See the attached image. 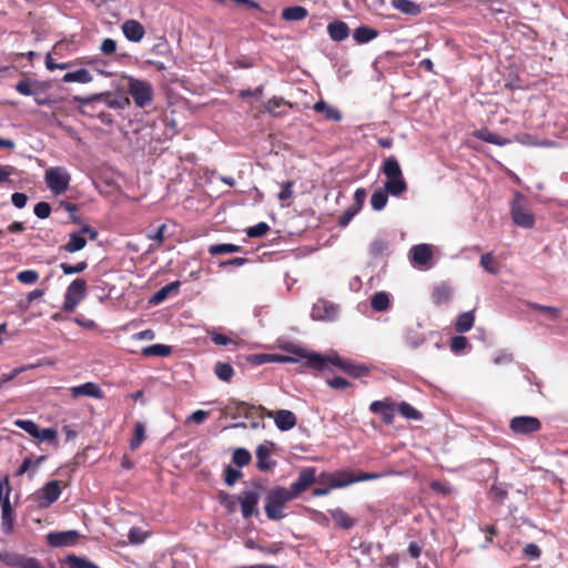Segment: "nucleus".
I'll list each match as a JSON object with an SVG mask.
<instances>
[{
	"instance_id": "nucleus-2",
	"label": "nucleus",
	"mask_w": 568,
	"mask_h": 568,
	"mask_svg": "<svg viewBox=\"0 0 568 568\" xmlns=\"http://www.w3.org/2000/svg\"><path fill=\"white\" fill-rule=\"evenodd\" d=\"M294 499L288 489L282 486L272 488L265 496L264 510L270 520H281L285 515V505Z\"/></svg>"
},
{
	"instance_id": "nucleus-50",
	"label": "nucleus",
	"mask_w": 568,
	"mask_h": 568,
	"mask_svg": "<svg viewBox=\"0 0 568 568\" xmlns=\"http://www.w3.org/2000/svg\"><path fill=\"white\" fill-rule=\"evenodd\" d=\"M479 138L487 143L495 144L498 146H504V145H507L510 143L509 139L503 138V136H500L496 133L489 132V131L481 132Z\"/></svg>"
},
{
	"instance_id": "nucleus-30",
	"label": "nucleus",
	"mask_w": 568,
	"mask_h": 568,
	"mask_svg": "<svg viewBox=\"0 0 568 568\" xmlns=\"http://www.w3.org/2000/svg\"><path fill=\"white\" fill-rule=\"evenodd\" d=\"M392 6L406 14L417 16L420 13V6L412 0H392Z\"/></svg>"
},
{
	"instance_id": "nucleus-59",
	"label": "nucleus",
	"mask_w": 568,
	"mask_h": 568,
	"mask_svg": "<svg viewBox=\"0 0 568 568\" xmlns=\"http://www.w3.org/2000/svg\"><path fill=\"white\" fill-rule=\"evenodd\" d=\"M270 231V226L266 222H260L246 230L248 237H262Z\"/></svg>"
},
{
	"instance_id": "nucleus-19",
	"label": "nucleus",
	"mask_w": 568,
	"mask_h": 568,
	"mask_svg": "<svg viewBox=\"0 0 568 568\" xmlns=\"http://www.w3.org/2000/svg\"><path fill=\"white\" fill-rule=\"evenodd\" d=\"M71 394L74 397H78V396H88V397H93V398H102L103 397V392L100 388V386L92 382H87L84 384L72 387Z\"/></svg>"
},
{
	"instance_id": "nucleus-40",
	"label": "nucleus",
	"mask_w": 568,
	"mask_h": 568,
	"mask_svg": "<svg viewBox=\"0 0 568 568\" xmlns=\"http://www.w3.org/2000/svg\"><path fill=\"white\" fill-rule=\"evenodd\" d=\"M371 306L376 312H384L389 307V296L386 292H377L371 298Z\"/></svg>"
},
{
	"instance_id": "nucleus-27",
	"label": "nucleus",
	"mask_w": 568,
	"mask_h": 568,
	"mask_svg": "<svg viewBox=\"0 0 568 568\" xmlns=\"http://www.w3.org/2000/svg\"><path fill=\"white\" fill-rule=\"evenodd\" d=\"M329 514L336 525L342 529H351L356 524V520L342 508L332 509L329 510Z\"/></svg>"
},
{
	"instance_id": "nucleus-3",
	"label": "nucleus",
	"mask_w": 568,
	"mask_h": 568,
	"mask_svg": "<svg viewBox=\"0 0 568 568\" xmlns=\"http://www.w3.org/2000/svg\"><path fill=\"white\" fill-rule=\"evenodd\" d=\"M126 81L128 93L134 104L140 109L150 108L154 101L153 85L146 80H141L132 75L126 77Z\"/></svg>"
},
{
	"instance_id": "nucleus-34",
	"label": "nucleus",
	"mask_w": 568,
	"mask_h": 568,
	"mask_svg": "<svg viewBox=\"0 0 568 568\" xmlns=\"http://www.w3.org/2000/svg\"><path fill=\"white\" fill-rule=\"evenodd\" d=\"M474 322H475L474 312L473 311L464 312L458 316V318L455 323V329L458 333H466V332L470 331V328L474 325Z\"/></svg>"
},
{
	"instance_id": "nucleus-53",
	"label": "nucleus",
	"mask_w": 568,
	"mask_h": 568,
	"mask_svg": "<svg viewBox=\"0 0 568 568\" xmlns=\"http://www.w3.org/2000/svg\"><path fill=\"white\" fill-rule=\"evenodd\" d=\"M18 568H44L34 557L18 556L14 560Z\"/></svg>"
},
{
	"instance_id": "nucleus-64",
	"label": "nucleus",
	"mask_w": 568,
	"mask_h": 568,
	"mask_svg": "<svg viewBox=\"0 0 568 568\" xmlns=\"http://www.w3.org/2000/svg\"><path fill=\"white\" fill-rule=\"evenodd\" d=\"M33 213L39 219H47L50 216L51 206L48 202H39L34 205Z\"/></svg>"
},
{
	"instance_id": "nucleus-62",
	"label": "nucleus",
	"mask_w": 568,
	"mask_h": 568,
	"mask_svg": "<svg viewBox=\"0 0 568 568\" xmlns=\"http://www.w3.org/2000/svg\"><path fill=\"white\" fill-rule=\"evenodd\" d=\"M209 415H210V412L199 409V410H195L192 414H190L186 417L185 423L186 424L193 423V424L200 425L205 422V419L209 417Z\"/></svg>"
},
{
	"instance_id": "nucleus-55",
	"label": "nucleus",
	"mask_w": 568,
	"mask_h": 568,
	"mask_svg": "<svg viewBox=\"0 0 568 568\" xmlns=\"http://www.w3.org/2000/svg\"><path fill=\"white\" fill-rule=\"evenodd\" d=\"M17 280L22 284L31 285L39 280V273L34 270H23L18 273Z\"/></svg>"
},
{
	"instance_id": "nucleus-60",
	"label": "nucleus",
	"mask_w": 568,
	"mask_h": 568,
	"mask_svg": "<svg viewBox=\"0 0 568 568\" xmlns=\"http://www.w3.org/2000/svg\"><path fill=\"white\" fill-rule=\"evenodd\" d=\"M242 471L232 466H227L224 470V480L227 486H233L242 477Z\"/></svg>"
},
{
	"instance_id": "nucleus-44",
	"label": "nucleus",
	"mask_w": 568,
	"mask_h": 568,
	"mask_svg": "<svg viewBox=\"0 0 568 568\" xmlns=\"http://www.w3.org/2000/svg\"><path fill=\"white\" fill-rule=\"evenodd\" d=\"M342 371L352 377L359 378L368 373V368L364 365H357L351 361H345Z\"/></svg>"
},
{
	"instance_id": "nucleus-15",
	"label": "nucleus",
	"mask_w": 568,
	"mask_h": 568,
	"mask_svg": "<svg viewBox=\"0 0 568 568\" xmlns=\"http://www.w3.org/2000/svg\"><path fill=\"white\" fill-rule=\"evenodd\" d=\"M270 445H273V443H270ZM255 454L257 459L256 466L260 470L267 471L275 467L276 463L272 459L268 443L258 445Z\"/></svg>"
},
{
	"instance_id": "nucleus-7",
	"label": "nucleus",
	"mask_w": 568,
	"mask_h": 568,
	"mask_svg": "<svg viewBox=\"0 0 568 568\" xmlns=\"http://www.w3.org/2000/svg\"><path fill=\"white\" fill-rule=\"evenodd\" d=\"M87 282L83 278L73 280L67 287L62 310L71 313L85 298Z\"/></svg>"
},
{
	"instance_id": "nucleus-18",
	"label": "nucleus",
	"mask_w": 568,
	"mask_h": 568,
	"mask_svg": "<svg viewBox=\"0 0 568 568\" xmlns=\"http://www.w3.org/2000/svg\"><path fill=\"white\" fill-rule=\"evenodd\" d=\"M296 422V415L288 409H280L274 415L275 426L282 432H287L294 428Z\"/></svg>"
},
{
	"instance_id": "nucleus-9",
	"label": "nucleus",
	"mask_w": 568,
	"mask_h": 568,
	"mask_svg": "<svg viewBox=\"0 0 568 568\" xmlns=\"http://www.w3.org/2000/svg\"><path fill=\"white\" fill-rule=\"evenodd\" d=\"M284 349L291 353V356L298 358V362L301 359H305V364L310 368L316 371H323L325 368V358L323 357V355L316 352H308L305 348L296 346L294 344L286 345Z\"/></svg>"
},
{
	"instance_id": "nucleus-8",
	"label": "nucleus",
	"mask_w": 568,
	"mask_h": 568,
	"mask_svg": "<svg viewBox=\"0 0 568 568\" xmlns=\"http://www.w3.org/2000/svg\"><path fill=\"white\" fill-rule=\"evenodd\" d=\"M61 488L58 480L48 481L43 487L32 494L31 498L39 508H48L59 499Z\"/></svg>"
},
{
	"instance_id": "nucleus-1",
	"label": "nucleus",
	"mask_w": 568,
	"mask_h": 568,
	"mask_svg": "<svg viewBox=\"0 0 568 568\" xmlns=\"http://www.w3.org/2000/svg\"><path fill=\"white\" fill-rule=\"evenodd\" d=\"M382 171L387 179L384 187L392 196H399L407 191L399 162L394 155L384 160Z\"/></svg>"
},
{
	"instance_id": "nucleus-24",
	"label": "nucleus",
	"mask_w": 568,
	"mask_h": 568,
	"mask_svg": "<svg viewBox=\"0 0 568 568\" xmlns=\"http://www.w3.org/2000/svg\"><path fill=\"white\" fill-rule=\"evenodd\" d=\"M378 37V31L367 26H359L353 32V39L358 44L368 43Z\"/></svg>"
},
{
	"instance_id": "nucleus-57",
	"label": "nucleus",
	"mask_w": 568,
	"mask_h": 568,
	"mask_svg": "<svg viewBox=\"0 0 568 568\" xmlns=\"http://www.w3.org/2000/svg\"><path fill=\"white\" fill-rule=\"evenodd\" d=\"M88 263L85 261H81L77 263L75 265H71L68 263H61L60 268L62 270L63 274L71 275V274H78L82 273L84 270H87Z\"/></svg>"
},
{
	"instance_id": "nucleus-51",
	"label": "nucleus",
	"mask_w": 568,
	"mask_h": 568,
	"mask_svg": "<svg viewBox=\"0 0 568 568\" xmlns=\"http://www.w3.org/2000/svg\"><path fill=\"white\" fill-rule=\"evenodd\" d=\"M18 428L24 430L26 433H28L30 436H32L33 438H36V436L38 435V430H39V426L37 423H34L33 420L31 419H17L14 420L13 423Z\"/></svg>"
},
{
	"instance_id": "nucleus-31",
	"label": "nucleus",
	"mask_w": 568,
	"mask_h": 568,
	"mask_svg": "<svg viewBox=\"0 0 568 568\" xmlns=\"http://www.w3.org/2000/svg\"><path fill=\"white\" fill-rule=\"evenodd\" d=\"M92 79L93 78H92L91 73L87 69H78L72 72H67L63 75L62 81L65 83H70V82L89 83L92 81Z\"/></svg>"
},
{
	"instance_id": "nucleus-5",
	"label": "nucleus",
	"mask_w": 568,
	"mask_h": 568,
	"mask_svg": "<svg viewBox=\"0 0 568 568\" xmlns=\"http://www.w3.org/2000/svg\"><path fill=\"white\" fill-rule=\"evenodd\" d=\"M71 175L63 166H51L44 172V182L55 195L63 194L70 185Z\"/></svg>"
},
{
	"instance_id": "nucleus-6",
	"label": "nucleus",
	"mask_w": 568,
	"mask_h": 568,
	"mask_svg": "<svg viewBox=\"0 0 568 568\" xmlns=\"http://www.w3.org/2000/svg\"><path fill=\"white\" fill-rule=\"evenodd\" d=\"M510 213L514 223L524 229H531L535 225V216L527 209L526 200L520 193H516L510 205Z\"/></svg>"
},
{
	"instance_id": "nucleus-54",
	"label": "nucleus",
	"mask_w": 568,
	"mask_h": 568,
	"mask_svg": "<svg viewBox=\"0 0 568 568\" xmlns=\"http://www.w3.org/2000/svg\"><path fill=\"white\" fill-rule=\"evenodd\" d=\"M67 561L70 564L69 568H99L95 564L74 555H69Z\"/></svg>"
},
{
	"instance_id": "nucleus-12",
	"label": "nucleus",
	"mask_w": 568,
	"mask_h": 568,
	"mask_svg": "<svg viewBox=\"0 0 568 568\" xmlns=\"http://www.w3.org/2000/svg\"><path fill=\"white\" fill-rule=\"evenodd\" d=\"M316 479V469L314 467H305L300 471V475L295 481L291 484L288 488L290 494L296 498L305 490L310 488V486Z\"/></svg>"
},
{
	"instance_id": "nucleus-33",
	"label": "nucleus",
	"mask_w": 568,
	"mask_h": 568,
	"mask_svg": "<svg viewBox=\"0 0 568 568\" xmlns=\"http://www.w3.org/2000/svg\"><path fill=\"white\" fill-rule=\"evenodd\" d=\"M397 412L406 419L422 420L423 414L407 402L396 404Z\"/></svg>"
},
{
	"instance_id": "nucleus-23",
	"label": "nucleus",
	"mask_w": 568,
	"mask_h": 568,
	"mask_svg": "<svg viewBox=\"0 0 568 568\" xmlns=\"http://www.w3.org/2000/svg\"><path fill=\"white\" fill-rule=\"evenodd\" d=\"M14 514L8 496H4V500L1 506V526L6 534H10L13 528Z\"/></svg>"
},
{
	"instance_id": "nucleus-13",
	"label": "nucleus",
	"mask_w": 568,
	"mask_h": 568,
	"mask_svg": "<svg viewBox=\"0 0 568 568\" xmlns=\"http://www.w3.org/2000/svg\"><path fill=\"white\" fill-rule=\"evenodd\" d=\"M369 410L374 414H378L386 425H390L395 419V413L397 412V408L396 403L387 397L383 400L372 402L369 405Z\"/></svg>"
},
{
	"instance_id": "nucleus-45",
	"label": "nucleus",
	"mask_w": 568,
	"mask_h": 568,
	"mask_svg": "<svg viewBox=\"0 0 568 568\" xmlns=\"http://www.w3.org/2000/svg\"><path fill=\"white\" fill-rule=\"evenodd\" d=\"M480 266L489 274L495 275L499 273V266L493 253H485L480 256Z\"/></svg>"
},
{
	"instance_id": "nucleus-20",
	"label": "nucleus",
	"mask_w": 568,
	"mask_h": 568,
	"mask_svg": "<svg viewBox=\"0 0 568 568\" xmlns=\"http://www.w3.org/2000/svg\"><path fill=\"white\" fill-rule=\"evenodd\" d=\"M349 28L346 22L335 20L327 26V33L333 41L341 42L348 38Z\"/></svg>"
},
{
	"instance_id": "nucleus-11",
	"label": "nucleus",
	"mask_w": 568,
	"mask_h": 568,
	"mask_svg": "<svg viewBox=\"0 0 568 568\" xmlns=\"http://www.w3.org/2000/svg\"><path fill=\"white\" fill-rule=\"evenodd\" d=\"M338 306L331 301L321 298L313 304L311 316L315 321H334L338 315Z\"/></svg>"
},
{
	"instance_id": "nucleus-4",
	"label": "nucleus",
	"mask_w": 568,
	"mask_h": 568,
	"mask_svg": "<svg viewBox=\"0 0 568 568\" xmlns=\"http://www.w3.org/2000/svg\"><path fill=\"white\" fill-rule=\"evenodd\" d=\"M263 491V485L258 481H253L252 486L244 489L242 495L237 497L243 518L247 519L257 514V504Z\"/></svg>"
},
{
	"instance_id": "nucleus-63",
	"label": "nucleus",
	"mask_w": 568,
	"mask_h": 568,
	"mask_svg": "<svg viewBox=\"0 0 568 568\" xmlns=\"http://www.w3.org/2000/svg\"><path fill=\"white\" fill-rule=\"evenodd\" d=\"M468 346V341L465 336L458 335L450 339V349L454 353H459Z\"/></svg>"
},
{
	"instance_id": "nucleus-25",
	"label": "nucleus",
	"mask_w": 568,
	"mask_h": 568,
	"mask_svg": "<svg viewBox=\"0 0 568 568\" xmlns=\"http://www.w3.org/2000/svg\"><path fill=\"white\" fill-rule=\"evenodd\" d=\"M420 324H416L415 327H407L404 333L405 343L413 348L419 347L426 341L423 333L419 332Z\"/></svg>"
},
{
	"instance_id": "nucleus-21",
	"label": "nucleus",
	"mask_w": 568,
	"mask_h": 568,
	"mask_svg": "<svg viewBox=\"0 0 568 568\" xmlns=\"http://www.w3.org/2000/svg\"><path fill=\"white\" fill-rule=\"evenodd\" d=\"M95 98L98 101L103 102L108 108L114 110L124 109L130 103L128 98L118 97L111 92L97 93Z\"/></svg>"
},
{
	"instance_id": "nucleus-35",
	"label": "nucleus",
	"mask_w": 568,
	"mask_h": 568,
	"mask_svg": "<svg viewBox=\"0 0 568 568\" xmlns=\"http://www.w3.org/2000/svg\"><path fill=\"white\" fill-rule=\"evenodd\" d=\"M47 459V456L42 455L39 456L36 459H32L31 457H26L19 467L17 475L21 476L26 473H31L30 476L36 471V469Z\"/></svg>"
},
{
	"instance_id": "nucleus-16",
	"label": "nucleus",
	"mask_w": 568,
	"mask_h": 568,
	"mask_svg": "<svg viewBox=\"0 0 568 568\" xmlns=\"http://www.w3.org/2000/svg\"><path fill=\"white\" fill-rule=\"evenodd\" d=\"M409 257L415 264L419 266L427 265L433 257L430 245L417 244L412 246L409 250Z\"/></svg>"
},
{
	"instance_id": "nucleus-47",
	"label": "nucleus",
	"mask_w": 568,
	"mask_h": 568,
	"mask_svg": "<svg viewBox=\"0 0 568 568\" xmlns=\"http://www.w3.org/2000/svg\"><path fill=\"white\" fill-rule=\"evenodd\" d=\"M145 439V427L141 422L135 423L134 425V436L130 442L131 450H135L140 447V445Z\"/></svg>"
},
{
	"instance_id": "nucleus-22",
	"label": "nucleus",
	"mask_w": 568,
	"mask_h": 568,
	"mask_svg": "<svg viewBox=\"0 0 568 568\" xmlns=\"http://www.w3.org/2000/svg\"><path fill=\"white\" fill-rule=\"evenodd\" d=\"M383 477V474H379V473H364V471H358L357 474H355V477H347V479H342V480H333L332 481V487H346V486H349L354 483H358V481H366V480H373V479H378V478H382Z\"/></svg>"
},
{
	"instance_id": "nucleus-43",
	"label": "nucleus",
	"mask_w": 568,
	"mask_h": 568,
	"mask_svg": "<svg viewBox=\"0 0 568 568\" xmlns=\"http://www.w3.org/2000/svg\"><path fill=\"white\" fill-rule=\"evenodd\" d=\"M242 251V246L232 243L214 244L209 247L211 255L232 254Z\"/></svg>"
},
{
	"instance_id": "nucleus-38",
	"label": "nucleus",
	"mask_w": 568,
	"mask_h": 568,
	"mask_svg": "<svg viewBox=\"0 0 568 568\" xmlns=\"http://www.w3.org/2000/svg\"><path fill=\"white\" fill-rule=\"evenodd\" d=\"M388 192L384 189H377L371 196V205L374 211H382L388 201Z\"/></svg>"
},
{
	"instance_id": "nucleus-61",
	"label": "nucleus",
	"mask_w": 568,
	"mask_h": 568,
	"mask_svg": "<svg viewBox=\"0 0 568 568\" xmlns=\"http://www.w3.org/2000/svg\"><path fill=\"white\" fill-rule=\"evenodd\" d=\"M58 437L57 429L52 427L39 428L36 439L39 442H54Z\"/></svg>"
},
{
	"instance_id": "nucleus-32",
	"label": "nucleus",
	"mask_w": 568,
	"mask_h": 568,
	"mask_svg": "<svg viewBox=\"0 0 568 568\" xmlns=\"http://www.w3.org/2000/svg\"><path fill=\"white\" fill-rule=\"evenodd\" d=\"M306 8L302 6L287 7L282 11V18L286 21H301L307 17Z\"/></svg>"
},
{
	"instance_id": "nucleus-56",
	"label": "nucleus",
	"mask_w": 568,
	"mask_h": 568,
	"mask_svg": "<svg viewBox=\"0 0 568 568\" xmlns=\"http://www.w3.org/2000/svg\"><path fill=\"white\" fill-rule=\"evenodd\" d=\"M148 535L144 530H142L140 527H132L130 530H129V535H128V538H129V541L132 544V545H141L145 541Z\"/></svg>"
},
{
	"instance_id": "nucleus-28",
	"label": "nucleus",
	"mask_w": 568,
	"mask_h": 568,
	"mask_svg": "<svg viewBox=\"0 0 568 568\" xmlns=\"http://www.w3.org/2000/svg\"><path fill=\"white\" fill-rule=\"evenodd\" d=\"M313 110L318 112V113H324L325 118L327 120H331V121H335V122H338L342 120V113L339 110H337L336 108L329 105L327 102H325L324 100H320L317 101L314 105H313Z\"/></svg>"
},
{
	"instance_id": "nucleus-36",
	"label": "nucleus",
	"mask_w": 568,
	"mask_h": 568,
	"mask_svg": "<svg viewBox=\"0 0 568 568\" xmlns=\"http://www.w3.org/2000/svg\"><path fill=\"white\" fill-rule=\"evenodd\" d=\"M87 245V240L78 232H73L70 234V239L67 244H64L63 250L68 253H74L81 251Z\"/></svg>"
},
{
	"instance_id": "nucleus-29",
	"label": "nucleus",
	"mask_w": 568,
	"mask_h": 568,
	"mask_svg": "<svg viewBox=\"0 0 568 568\" xmlns=\"http://www.w3.org/2000/svg\"><path fill=\"white\" fill-rule=\"evenodd\" d=\"M40 87H42V83L29 78H23L14 85V89L22 95L31 97L37 95V90H39Z\"/></svg>"
},
{
	"instance_id": "nucleus-48",
	"label": "nucleus",
	"mask_w": 568,
	"mask_h": 568,
	"mask_svg": "<svg viewBox=\"0 0 568 568\" xmlns=\"http://www.w3.org/2000/svg\"><path fill=\"white\" fill-rule=\"evenodd\" d=\"M214 372L219 379L223 382H230L234 374L233 367L229 363L222 362L216 363Z\"/></svg>"
},
{
	"instance_id": "nucleus-49",
	"label": "nucleus",
	"mask_w": 568,
	"mask_h": 568,
	"mask_svg": "<svg viewBox=\"0 0 568 568\" xmlns=\"http://www.w3.org/2000/svg\"><path fill=\"white\" fill-rule=\"evenodd\" d=\"M252 459L251 453L245 448H236L233 452L232 460L237 467H244Z\"/></svg>"
},
{
	"instance_id": "nucleus-14",
	"label": "nucleus",
	"mask_w": 568,
	"mask_h": 568,
	"mask_svg": "<svg viewBox=\"0 0 568 568\" xmlns=\"http://www.w3.org/2000/svg\"><path fill=\"white\" fill-rule=\"evenodd\" d=\"M80 532L78 530L52 531L47 535V541L51 547H70L78 542Z\"/></svg>"
},
{
	"instance_id": "nucleus-58",
	"label": "nucleus",
	"mask_w": 568,
	"mask_h": 568,
	"mask_svg": "<svg viewBox=\"0 0 568 568\" xmlns=\"http://www.w3.org/2000/svg\"><path fill=\"white\" fill-rule=\"evenodd\" d=\"M515 140L523 144V145H534V146H549L552 144V142H549V141H544V142H537L532 139V136L530 134H527V133H523V134H517L515 136Z\"/></svg>"
},
{
	"instance_id": "nucleus-37",
	"label": "nucleus",
	"mask_w": 568,
	"mask_h": 568,
	"mask_svg": "<svg viewBox=\"0 0 568 568\" xmlns=\"http://www.w3.org/2000/svg\"><path fill=\"white\" fill-rule=\"evenodd\" d=\"M452 297V290L447 285L436 286L432 293V300L436 305L447 304Z\"/></svg>"
},
{
	"instance_id": "nucleus-39",
	"label": "nucleus",
	"mask_w": 568,
	"mask_h": 568,
	"mask_svg": "<svg viewBox=\"0 0 568 568\" xmlns=\"http://www.w3.org/2000/svg\"><path fill=\"white\" fill-rule=\"evenodd\" d=\"M389 243L383 236H376L369 244L368 251L373 257L382 256L388 250Z\"/></svg>"
},
{
	"instance_id": "nucleus-42",
	"label": "nucleus",
	"mask_w": 568,
	"mask_h": 568,
	"mask_svg": "<svg viewBox=\"0 0 568 568\" xmlns=\"http://www.w3.org/2000/svg\"><path fill=\"white\" fill-rule=\"evenodd\" d=\"M37 365H23V366H19V367H16L13 369H11L10 372L8 373H2L0 375V392L2 389H4L6 387V384L13 381L18 375H20L21 373L30 369V368H33L36 367Z\"/></svg>"
},
{
	"instance_id": "nucleus-46",
	"label": "nucleus",
	"mask_w": 568,
	"mask_h": 568,
	"mask_svg": "<svg viewBox=\"0 0 568 568\" xmlns=\"http://www.w3.org/2000/svg\"><path fill=\"white\" fill-rule=\"evenodd\" d=\"M529 308L545 313L550 320L555 321L561 315V310L554 306L541 305L538 303H529Z\"/></svg>"
},
{
	"instance_id": "nucleus-41",
	"label": "nucleus",
	"mask_w": 568,
	"mask_h": 568,
	"mask_svg": "<svg viewBox=\"0 0 568 568\" xmlns=\"http://www.w3.org/2000/svg\"><path fill=\"white\" fill-rule=\"evenodd\" d=\"M142 354L144 356H159L166 357L171 354V347L164 344H153L142 348Z\"/></svg>"
},
{
	"instance_id": "nucleus-26",
	"label": "nucleus",
	"mask_w": 568,
	"mask_h": 568,
	"mask_svg": "<svg viewBox=\"0 0 568 568\" xmlns=\"http://www.w3.org/2000/svg\"><path fill=\"white\" fill-rule=\"evenodd\" d=\"M181 286L180 281L171 282L164 286H162L153 296L150 298V303L153 305L161 304L163 301L168 298V296L172 293H176Z\"/></svg>"
},
{
	"instance_id": "nucleus-17",
	"label": "nucleus",
	"mask_w": 568,
	"mask_h": 568,
	"mask_svg": "<svg viewBox=\"0 0 568 568\" xmlns=\"http://www.w3.org/2000/svg\"><path fill=\"white\" fill-rule=\"evenodd\" d=\"M124 37L131 42H139L145 34L144 27L136 20H126L122 24Z\"/></svg>"
},
{
	"instance_id": "nucleus-52",
	"label": "nucleus",
	"mask_w": 568,
	"mask_h": 568,
	"mask_svg": "<svg viewBox=\"0 0 568 568\" xmlns=\"http://www.w3.org/2000/svg\"><path fill=\"white\" fill-rule=\"evenodd\" d=\"M321 477L323 478L324 481H326L328 484V486L323 487V488L322 487L315 488L313 490V495L316 497H322V496L328 495L332 489L337 488V487H332V481L335 479L341 480L337 476H334V475L322 474Z\"/></svg>"
},
{
	"instance_id": "nucleus-10",
	"label": "nucleus",
	"mask_w": 568,
	"mask_h": 568,
	"mask_svg": "<svg viewBox=\"0 0 568 568\" xmlns=\"http://www.w3.org/2000/svg\"><path fill=\"white\" fill-rule=\"evenodd\" d=\"M509 428L517 435H529L541 428V423L534 416H516L510 419Z\"/></svg>"
}]
</instances>
